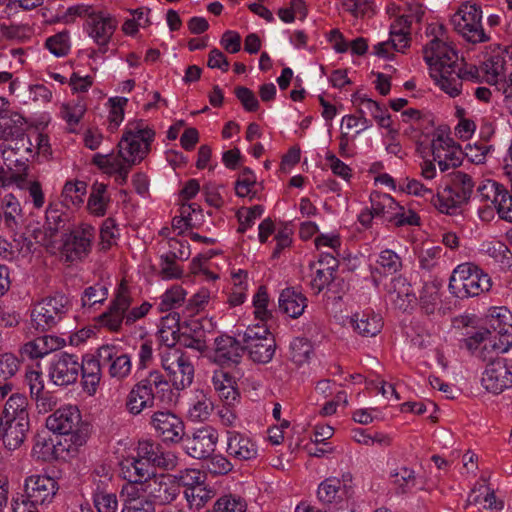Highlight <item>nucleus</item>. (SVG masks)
<instances>
[{
  "mask_svg": "<svg viewBox=\"0 0 512 512\" xmlns=\"http://www.w3.org/2000/svg\"><path fill=\"white\" fill-rule=\"evenodd\" d=\"M424 60L437 86L450 97L461 93L462 80L477 77L478 69L464 65L452 43L436 36L423 49Z\"/></svg>",
  "mask_w": 512,
  "mask_h": 512,
  "instance_id": "obj_1",
  "label": "nucleus"
},
{
  "mask_svg": "<svg viewBox=\"0 0 512 512\" xmlns=\"http://www.w3.org/2000/svg\"><path fill=\"white\" fill-rule=\"evenodd\" d=\"M486 323L488 329L475 333L470 338L469 345L481 344V355L487 358L486 351L505 353L509 349V335L512 332V314L505 307H494L490 309Z\"/></svg>",
  "mask_w": 512,
  "mask_h": 512,
  "instance_id": "obj_2",
  "label": "nucleus"
},
{
  "mask_svg": "<svg viewBox=\"0 0 512 512\" xmlns=\"http://www.w3.org/2000/svg\"><path fill=\"white\" fill-rule=\"evenodd\" d=\"M491 278L472 263L458 265L449 279V291L457 298L478 296L491 288Z\"/></svg>",
  "mask_w": 512,
  "mask_h": 512,
  "instance_id": "obj_3",
  "label": "nucleus"
},
{
  "mask_svg": "<svg viewBox=\"0 0 512 512\" xmlns=\"http://www.w3.org/2000/svg\"><path fill=\"white\" fill-rule=\"evenodd\" d=\"M155 132L143 120L129 122L119 141V155L130 165L139 164L150 152Z\"/></svg>",
  "mask_w": 512,
  "mask_h": 512,
  "instance_id": "obj_4",
  "label": "nucleus"
},
{
  "mask_svg": "<svg viewBox=\"0 0 512 512\" xmlns=\"http://www.w3.org/2000/svg\"><path fill=\"white\" fill-rule=\"evenodd\" d=\"M450 24L469 43L478 44L489 40L482 25L481 7L476 3H462L451 15Z\"/></svg>",
  "mask_w": 512,
  "mask_h": 512,
  "instance_id": "obj_5",
  "label": "nucleus"
},
{
  "mask_svg": "<svg viewBox=\"0 0 512 512\" xmlns=\"http://www.w3.org/2000/svg\"><path fill=\"white\" fill-rule=\"evenodd\" d=\"M70 309L69 298L61 293L46 297L36 303L31 310V327L45 332L54 328Z\"/></svg>",
  "mask_w": 512,
  "mask_h": 512,
  "instance_id": "obj_6",
  "label": "nucleus"
},
{
  "mask_svg": "<svg viewBox=\"0 0 512 512\" xmlns=\"http://www.w3.org/2000/svg\"><path fill=\"white\" fill-rule=\"evenodd\" d=\"M274 305L268 294L258 288V363L270 362L276 351V341L270 329L274 325L272 309Z\"/></svg>",
  "mask_w": 512,
  "mask_h": 512,
  "instance_id": "obj_7",
  "label": "nucleus"
},
{
  "mask_svg": "<svg viewBox=\"0 0 512 512\" xmlns=\"http://www.w3.org/2000/svg\"><path fill=\"white\" fill-rule=\"evenodd\" d=\"M161 365L176 390H184L192 384L194 366L182 350L168 346L161 353Z\"/></svg>",
  "mask_w": 512,
  "mask_h": 512,
  "instance_id": "obj_8",
  "label": "nucleus"
},
{
  "mask_svg": "<svg viewBox=\"0 0 512 512\" xmlns=\"http://www.w3.org/2000/svg\"><path fill=\"white\" fill-rule=\"evenodd\" d=\"M247 345L227 334H221L214 339L213 347L209 348L205 357L213 364L222 368L237 365L240 362Z\"/></svg>",
  "mask_w": 512,
  "mask_h": 512,
  "instance_id": "obj_9",
  "label": "nucleus"
},
{
  "mask_svg": "<svg viewBox=\"0 0 512 512\" xmlns=\"http://www.w3.org/2000/svg\"><path fill=\"white\" fill-rule=\"evenodd\" d=\"M4 164L11 170L28 173V162L34 158L36 151L28 134L1 145Z\"/></svg>",
  "mask_w": 512,
  "mask_h": 512,
  "instance_id": "obj_10",
  "label": "nucleus"
},
{
  "mask_svg": "<svg viewBox=\"0 0 512 512\" xmlns=\"http://www.w3.org/2000/svg\"><path fill=\"white\" fill-rule=\"evenodd\" d=\"M142 491L154 505H168L181 497L179 481L169 474L154 475L147 479Z\"/></svg>",
  "mask_w": 512,
  "mask_h": 512,
  "instance_id": "obj_11",
  "label": "nucleus"
},
{
  "mask_svg": "<svg viewBox=\"0 0 512 512\" xmlns=\"http://www.w3.org/2000/svg\"><path fill=\"white\" fill-rule=\"evenodd\" d=\"M59 485L56 479L46 474L28 476L24 481V497L32 505L50 504L57 492Z\"/></svg>",
  "mask_w": 512,
  "mask_h": 512,
  "instance_id": "obj_12",
  "label": "nucleus"
},
{
  "mask_svg": "<svg viewBox=\"0 0 512 512\" xmlns=\"http://www.w3.org/2000/svg\"><path fill=\"white\" fill-rule=\"evenodd\" d=\"M482 386L488 392L501 394L512 388V360L496 358L490 361L481 378Z\"/></svg>",
  "mask_w": 512,
  "mask_h": 512,
  "instance_id": "obj_13",
  "label": "nucleus"
},
{
  "mask_svg": "<svg viewBox=\"0 0 512 512\" xmlns=\"http://www.w3.org/2000/svg\"><path fill=\"white\" fill-rule=\"evenodd\" d=\"M354 494L355 484L351 473H344L341 478H327L319 484L317 490L318 499L325 504L342 503Z\"/></svg>",
  "mask_w": 512,
  "mask_h": 512,
  "instance_id": "obj_14",
  "label": "nucleus"
},
{
  "mask_svg": "<svg viewBox=\"0 0 512 512\" xmlns=\"http://www.w3.org/2000/svg\"><path fill=\"white\" fill-rule=\"evenodd\" d=\"M80 374V360L75 354L61 352L50 362L48 375L57 386H68L77 382Z\"/></svg>",
  "mask_w": 512,
  "mask_h": 512,
  "instance_id": "obj_15",
  "label": "nucleus"
},
{
  "mask_svg": "<svg viewBox=\"0 0 512 512\" xmlns=\"http://www.w3.org/2000/svg\"><path fill=\"white\" fill-rule=\"evenodd\" d=\"M95 235V228L88 224H82L65 234L63 252L67 260L75 261L86 257L91 251Z\"/></svg>",
  "mask_w": 512,
  "mask_h": 512,
  "instance_id": "obj_16",
  "label": "nucleus"
},
{
  "mask_svg": "<svg viewBox=\"0 0 512 512\" xmlns=\"http://www.w3.org/2000/svg\"><path fill=\"white\" fill-rule=\"evenodd\" d=\"M433 160L442 173L457 168L462 161V151L454 140L445 133H436L431 142Z\"/></svg>",
  "mask_w": 512,
  "mask_h": 512,
  "instance_id": "obj_17",
  "label": "nucleus"
},
{
  "mask_svg": "<svg viewBox=\"0 0 512 512\" xmlns=\"http://www.w3.org/2000/svg\"><path fill=\"white\" fill-rule=\"evenodd\" d=\"M481 201L491 203L499 217L506 221H512V194L499 183L486 180L477 189Z\"/></svg>",
  "mask_w": 512,
  "mask_h": 512,
  "instance_id": "obj_18",
  "label": "nucleus"
},
{
  "mask_svg": "<svg viewBox=\"0 0 512 512\" xmlns=\"http://www.w3.org/2000/svg\"><path fill=\"white\" fill-rule=\"evenodd\" d=\"M150 425L164 442L178 443L185 434L184 422L169 410L154 412L150 418Z\"/></svg>",
  "mask_w": 512,
  "mask_h": 512,
  "instance_id": "obj_19",
  "label": "nucleus"
},
{
  "mask_svg": "<svg viewBox=\"0 0 512 512\" xmlns=\"http://www.w3.org/2000/svg\"><path fill=\"white\" fill-rule=\"evenodd\" d=\"M130 305L131 297L128 288L122 282L108 310L98 316L97 321L99 325L112 332H118L123 321L125 322L126 312Z\"/></svg>",
  "mask_w": 512,
  "mask_h": 512,
  "instance_id": "obj_20",
  "label": "nucleus"
},
{
  "mask_svg": "<svg viewBox=\"0 0 512 512\" xmlns=\"http://www.w3.org/2000/svg\"><path fill=\"white\" fill-rule=\"evenodd\" d=\"M81 413L76 406L68 405L57 409L46 419V427L60 435H72L77 442Z\"/></svg>",
  "mask_w": 512,
  "mask_h": 512,
  "instance_id": "obj_21",
  "label": "nucleus"
},
{
  "mask_svg": "<svg viewBox=\"0 0 512 512\" xmlns=\"http://www.w3.org/2000/svg\"><path fill=\"white\" fill-rule=\"evenodd\" d=\"M488 49V57L482 63L480 70L487 83L499 86L498 80L504 73L506 60L507 58L512 60V45L491 44Z\"/></svg>",
  "mask_w": 512,
  "mask_h": 512,
  "instance_id": "obj_22",
  "label": "nucleus"
},
{
  "mask_svg": "<svg viewBox=\"0 0 512 512\" xmlns=\"http://www.w3.org/2000/svg\"><path fill=\"white\" fill-rule=\"evenodd\" d=\"M217 441V431L207 426L196 430L192 436H188L184 441V448L192 458L207 459L215 451Z\"/></svg>",
  "mask_w": 512,
  "mask_h": 512,
  "instance_id": "obj_23",
  "label": "nucleus"
},
{
  "mask_svg": "<svg viewBox=\"0 0 512 512\" xmlns=\"http://www.w3.org/2000/svg\"><path fill=\"white\" fill-rule=\"evenodd\" d=\"M97 357L103 365H108V373L111 378L122 381L126 379L132 370L131 358L127 354H119L114 345H102L97 350Z\"/></svg>",
  "mask_w": 512,
  "mask_h": 512,
  "instance_id": "obj_24",
  "label": "nucleus"
},
{
  "mask_svg": "<svg viewBox=\"0 0 512 512\" xmlns=\"http://www.w3.org/2000/svg\"><path fill=\"white\" fill-rule=\"evenodd\" d=\"M88 26L89 35L93 38L95 43L99 45V50L102 53H105L106 45L110 41L116 29V21L110 16H104L99 13L94 16H90Z\"/></svg>",
  "mask_w": 512,
  "mask_h": 512,
  "instance_id": "obj_25",
  "label": "nucleus"
},
{
  "mask_svg": "<svg viewBox=\"0 0 512 512\" xmlns=\"http://www.w3.org/2000/svg\"><path fill=\"white\" fill-rule=\"evenodd\" d=\"M349 324L362 337H374L383 327L382 317L372 310L354 313L349 318Z\"/></svg>",
  "mask_w": 512,
  "mask_h": 512,
  "instance_id": "obj_26",
  "label": "nucleus"
},
{
  "mask_svg": "<svg viewBox=\"0 0 512 512\" xmlns=\"http://www.w3.org/2000/svg\"><path fill=\"white\" fill-rule=\"evenodd\" d=\"M30 421L0 420V434L5 447L10 450L20 447L27 436Z\"/></svg>",
  "mask_w": 512,
  "mask_h": 512,
  "instance_id": "obj_27",
  "label": "nucleus"
},
{
  "mask_svg": "<svg viewBox=\"0 0 512 512\" xmlns=\"http://www.w3.org/2000/svg\"><path fill=\"white\" fill-rule=\"evenodd\" d=\"M64 345V339L53 335H44L24 344L21 351L30 359H37L61 349Z\"/></svg>",
  "mask_w": 512,
  "mask_h": 512,
  "instance_id": "obj_28",
  "label": "nucleus"
},
{
  "mask_svg": "<svg viewBox=\"0 0 512 512\" xmlns=\"http://www.w3.org/2000/svg\"><path fill=\"white\" fill-rule=\"evenodd\" d=\"M100 358L86 355L80 361V372L82 374V386L90 396L94 395L100 384L102 372Z\"/></svg>",
  "mask_w": 512,
  "mask_h": 512,
  "instance_id": "obj_29",
  "label": "nucleus"
},
{
  "mask_svg": "<svg viewBox=\"0 0 512 512\" xmlns=\"http://www.w3.org/2000/svg\"><path fill=\"white\" fill-rule=\"evenodd\" d=\"M389 300L400 310H407L415 301L411 284L405 277L398 276L391 280L388 289Z\"/></svg>",
  "mask_w": 512,
  "mask_h": 512,
  "instance_id": "obj_30",
  "label": "nucleus"
},
{
  "mask_svg": "<svg viewBox=\"0 0 512 512\" xmlns=\"http://www.w3.org/2000/svg\"><path fill=\"white\" fill-rule=\"evenodd\" d=\"M477 504L490 512L499 511L504 507L503 500L496 497L494 489L484 483L475 485L468 495L466 506Z\"/></svg>",
  "mask_w": 512,
  "mask_h": 512,
  "instance_id": "obj_31",
  "label": "nucleus"
},
{
  "mask_svg": "<svg viewBox=\"0 0 512 512\" xmlns=\"http://www.w3.org/2000/svg\"><path fill=\"white\" fill-rule=\"evenodd\" d=\"M155 394H150V390L144 389L137 382L129 391L125 406L127 411L134 415H140L146 409H152L155 406Z\"/></svg>",
  "mask_w": 512,
  "mask_h": 512,
  "instance_id": "obj_32",
  "label": "nucleus"
},
{
  "mask_svg": "<svg viewBox=\"0 0 512 512\" xmlns=\"http://www.w3.org/2000/svg\"><path fill=\"white\" fill-rule=\"evenodd\" d=\"M445 173L443 185L448 186L449 189L455 192L458 196H461V198L467 202L475 185L472 177L461 170H457L456 168H450V170Z\"/></svg>",
  "mask_w": 512,
  "mask_h": 512,
  "instance_id": "obj_33",
  "label": "nucleus"
},
{
  "mask_svg": "<svg viewBox=\"0 0 512 512\" xmlns=\"http://www.w3.org/2000/svg\"><path fill=\"white\" fill-rule=\"evenodd\" d=\"M370 202L376 217L388 222H392L395 219V215H397L396 211H400V204L386 193H372Z\"/></svg>",
  "mask_w": 512,
  "mask_h": 512,
  "instance_id": "obj_34",
  "label": "nucleus"
},
{
  "mask_svg": "<svg viewBox=\"0 0 512 512\" xmlns=\"http://www.w3.org/2000/svg\"><path fill=\"white\" fill-rule=\"evenodd\" d=\"M279 305L287 315L298 318L307 307V299L301 292L287 288L280 295Z\"/></svg>",
  "mask_w": 512,
  "mask_h": 512,
  "instance_id": "obj_35",
  "label": "nucleus"
},
{
  "mask_svg": "<svg viewBox=\"0 0 512 512\" xmlns=\"http://www.w3.org/2000/svg\"><path fill=\"white\" fill-rule=\"evenodd\" d=\"M479 251L494 259L501 267L509 268L512 266V252L501 241L497 239H488L480 244Z\"/></svg>",
  "mask_w": 512,
  "mask_h": 512,
  "instance_id": "obj_36",
  "label": "nucleus"
},
{
  "mask_svg": "<svg viewBox=\"0 0 512 512\" xmlns=\"http://www.w3.org/2000/svg\"><path fill=\"white\" fill-rule=\"evenodd\" d=\"M442 187L443 189L438 191L436 196L432 194L431 201L441 213L452 215L466 201L449 189L448 186L442 184Z\"/></svg>",
  "mask_w": 512,
  "mask_h": 512,
  "instance_id": "obj_37",
  "label": "nucleus"
},
{
  "mask_svg": "<svg viewBox=\"0 0 512 512\" xmlns=\"http://www.w3.org/2000/svg\"><path fill=\"white\" fill-rule=\"evenodd\" d=\"M29 421L28 399L25 395L15 393L6 401L1 420Z\"/></svg>",
  "mask_w": 512,
  "mask_h": 512,
  "instance_id": "obj_38",
  "label": "nucleus"
},
{
  "mask_svg": "<svg viewBox=\"0 0 512 512\" xmlns=\"http://www.w3.org/2000/svg\"><path fill=\"white\" fill-rule=\"evenodd\" d=\"M2 209L5 226L12 232L17 231L23 217L18 199L13 194L5 195L2 199Z\"/></svg>",
  "mask_w": 512,
  "mask_h": 512,
  "instance_id": "obj_39",
  "label": "nucleus"
},
{
  "mask_svg": "<svg viewBox=\"0 0 512 512\" xmlns=\"http://www.w3.org/2000/svg\"><path fill=\"white\" fill-rule=\"evenodd\" d=\"M353 103L359 107L361 114L369 113L379 125L383 128H389L391 126L390 117L386 114V110L380 107V105L364 95H358L354 97Z\"/></svg>",
  "mask_w": 512,
  "mask_h": 512,
  "instance_id": "obj_40",
  "label": "nucleus"
},
{
  "mask_svg": "<svg viewBox=\"0 0 512 512\" xmlns=\"http://www.w3.org/2000/svg\"><path fill=\"white\" fill-rule=\"evenodd\" d=\"M24 124V118L17 113L1 115L0 139H3L5 141L4 143H7L25 134Z\"/></svg>",
  "mask_w": 512,
  "mask_h": 512,
  "instance_id": "obj_41",
  "label": "nucleus"
},
{
  "mask_svg": "<svg viewBox=\"0 0 512 512\" xmlns=\"http://www.w3.org/2000/svg\"><path fill=\"white\" fill-rule=\"evenodd\" d=\"M107 185L95 182L91 187V193L88 199L87 207L95 216H104L106 213L109 197L106 194Z\"/></svg>",
  "mask_w": 512,
  "mask_h": 512,
  "instance_id": "obj_42",
  "label": "nucleus"
},
{
  "mask_svg": "<svg viewBox=\"0 0 512 512\" xmlns=\"http://www.w3.org/2000/svg\"><path fill=\"white\" fill-rule=\"evenodd\" d=\"M227 452L239 460H250L256 455L254 443L243 436H235L228 442Z\"/></svg>",
  "mask_w": 512,
  "mask_h": 512,
  "instance_id": "obj_43",
  "label": "nucleus"
},
{
  "mask_svg": "<svg viewBox=\"0 0 512 512\" xmlns=\"http://www.w3.org/2000/svg\"><path fill=\"white\" fill-rule=\"evenodd\" d=\"M409 44V35L404 33L391 34L387 41L379 42L374 46L375 54L388 58L392 51L403 52Z\"/></svg>",
  "mask_w": 512,
  "mask_h": 512,
  "instance_id": "obj_44",
  "label": "nucleus"
},
{
  "mask_svg": "<svg viewBox=\"0 0 512 512\" xmlns=\"http://www.w3.org/2000/svg\"><path fill=\"white\" fill-rule=\"evenodd\" d=\"M87 184L84 181L76 180L74 182L68 181L62 190V201L69 207L79 206L84 202V196L86 195Z\"/></svg>",
  "mask_w": 512,
  "mask_h": 512,
  "instance_id": "obj_45",
  "label": "nucleus"
},
{
  "mask_svg": "<svg viewBox=\"0 0 512 512\" xmlns=\"http://www.w3.org/2000/svg\"><path fill=\"white\" fill-rule=\"evenodd\" d=\"M150 463L143 459L133 458L131 461H127L125 477L132 483H138L141 485L143 490V483L147 479L152 478L150 476Z\"/></svg>",
  "mask_w": 512,
  "mask_h": 512,
  "instance_id": "obj_46",
  "label": "nucleus"
},
{
  "mask_svg": "<svg viewBox=\"0 0 512 512\" xmlns=\"http://www.w3.org/2000/svg\"><path fill=\"white\" fill-rule=\"evenodd\" d=\"M138 383L144 389L150 390V394H155L156 399L160 397V395L163 396L165 392H171L168 380H166L164 375L158 370L150 371L148 375L138 381Z\"/></svg>",
  "mask_w": 512,
  "mask_h": 512,
  "instance_id": "obj_47",
  "label": "nucleus"
},
{
  "mask_svg": "<svg viewBox=\"0 0 512 512\" xmlns=\"http://www.w3.org/2000/svg\"><path fill=\"white\" fill-rule=\"evenodd\" d=\"M213 497V491L203 483L183 490V498L190 508H200Z\"/></svg>",
  "mask_w": 512,
  "mask_h": 512,
  "instance_id": "obj_48",
  "label": "nucleus"
},
{
  "mask_svg": "<svg viewBox=\"0 0 512 512\" xmlns=\"http://www.w3.org/2000/svg\"><path fill=\"white\" fill-rule=\"evenodd\" d=\"M419 301L426 313H433L440 303V286L435 282L425 283L420 291Z\"/></svg>",
  "mask_w": 512,
  "mask_h": 512,
  "instance_id": "obj_49",
  "label": "nucleus"
},
{
  "mask_svg": "<svg viewBox=\"0 0 512 512\" xmlns=\"http://www.w3.org/2000/svg\"><path fill=\"white\" fill-rule=\"evenodd\" d=\"M247 502L238 495L228 494L220 497L213 506V512H246Z\"/></svg>",
  "mask_w": 512,
  "mask_h": 512,
  "instance_id": "obj_50",
  "label": "nucleus"
},
{
  "mask_svg": "<svg viewBox=\"0 0 512 512\" xmlns=\"http://www.w3.org/2000/svg\"><path fill=\"white\" fill-rule=\"evenodd\" d=\"M45 231L49 238H53L59 231L65 230L67 216L58 209L49 206L46 210Z\"/></svg>",
  "mask_w": 512,
  "mask_h": 512,
  "instance_id": "obj_51",
  "label": "nucleus"
},
{
  "mask_svg": "<svg viewBox=\"0 0 512 512\" xmlns=\"http://www.w3.org/2000/svg\"><path fill=\"white\" fill-rule=\"evenodd\" d=\"M86 111L85 105L81 101L63 103L60 108V115L67 122L70 131L74 132L72 127L76 126Z\"/></svg>",
  "mask_w": 512,
  "mask_h": 512,
  "instance_id": "obj_52",
  "label": "nucleus"
},
{
  "mask_svg": "<svg viewBox=\"0 0 512 512\" xmlns=\"http://www.w3.org/2000/svg\"><path fill=\"white\" fill-rule=\"evenodd\" d=\"M391 479L402 493L411 490L416 483L414 470L406 466L394 469L391 472Z\"/></svg>",
  "mask_w": 512,
  "mask_h": 512,
  "instance_id": "obj_53",
  "label": "nucleus"
},
{
  "mask_svg": "<svg viewBox=\"0 0 512 512\" xmlns=\"http://www.w3.org/2000/svg\"><path fill=\"white\" fill-rule=\"evenodd\" d=\"M45 46L56 57L66 56L70 50L69 33L62 31L47 38Z\"/></svg>",
  "mask_w": 512,
  "mask_h": 512,
  "instance_id": "obj_54",
  "label": "nucleus"
},
{
  "mask_svg": "<svg viewBox=\"0 0 512 512\" xmlns=\"http://www.w3.org/2000/svg\"><path fill=\"white\" fill-rule=\"evenodd\" d=\"M185 296L186 292L181 286H172L161 297V302L159 303L160 311L165 312L179 307L184 302Z\"/></svg>",
  "mask_w": 512,
  "mask_h": 512,
  "instance_id": "obj_55",
  "label": "nucleus"
},
{
  "mask_svg": "<svg viewBox=\"0 0 512 512\" xmlns=\"http://www.w3.org/2000/svg\"><path fill=\"white\" fill-rule=\"evenodd\" d=\"M93 501L98 512H117L118 501L116 494L100 490L99 484L97 491L93 495Z\"/></svg>",
  "mask_w": 512,
  "mask_h": 512,
  "instance_id": "obj_56",
  "label": "nucleus"
},
{
  "mask_svg": "<svg viewBox=\"0 0 512 512\" xmlns=\"http://www.w3.org/2000/svg\"><path fill=\"white\" fill-rule=\"evenodd\" d=\"M290 348L292 361L298 365L307 362L313 351L311 343L305 338H295Z\"/></svg>",
  "mask_w": 512,
  "mask_h": 512,
  "instance_id": "obj_57",
  "label": "nucleus"
},
{
  "mask_svg": "<svg viewBox=\"0 0 512 512\" xmlns=\"http://www.w3.org/2000/svg\"><path fill=\"white\" fill-rule=\"evenodd\" d=\"M20 368L19 359L12 353H0V382L7 381L16 375Z\"/></svg>",
  "mask_w": 512,
  "mask_h": 512,
  "instance_id": "obj_58",
  "label": "nucleus"
},
{
  "mask_svg": "<svg viewBox=\"0 0 512 512\" xmlns=\"http://www.w3.org/2000/svg\"><path fill=\"white\" fill-rule=\"evenodd\" d=\"M1 31L6 39L18 42L28 40L33 33L32 28L27 24L2 25Z\"/></svg>",
  "mask_w": 512,
  "mask_h": 512,
  "instance_id": "obj_59",
  "label": "nucleus"
},
{
  "mask_svg": "<svg viewBox=\"0 0 512 512\" xmlns=\"http://www.w3.org/2000/svg\"><path fill=\"white\" fill-rule=\"evenodd\" d=\"M253 177L252 170L246 168L243 170L242 174L239 176L235 183V192L237 196L239 197H246L250 196V198L253 197L254 192L253 188L256 183L254 179H251Z\"/></svg>",
  "mask_w": 512,
  "mask_h": 512,
  "instance_id": "obj_60",
  "label": "nucleus"
},
{
  "mask_svg": "<svg viewBox=\"0 0 512 512\" xmlns=\"http://www.w3.org/2000/svg\"><path fill=\"white\" fill-rule=\"evenodd\" d=\"M121 512H155V506L144 496L133 497L124 501Z\"/></svg>",
  "mask_w": 512,
  "mask_h": 512,
  "instance_id": "obj_61",
  "label": "nucleus"
},
{
  "mask_svg": "<svg viewBox=\"0 0 512 512\" xmlns=\"http://www.w3.org/2000/svg\"><path fill=\"white\" fill-rule=\"evenodd\" d=\"M377 263L388 273H395L402 266L401 258L390 249H385L380 252Z\"/></svg>",
  "mask_w": 512,
  "mask_h": 512,
  "instance_id": "obj_62",
  "label": "nucleus"
},
{
  "mask_svg": "<svg viewBox=\"0 0 512 512\" xmlns=\"http://www.w3.org/2000/svg\"><path fill=\"white\" fill-rule=\"evenodd\" d=\"M111 111L109 115L110 128L116 129L124 118V107L128 99L125 97L110 98Z\"/></svg>",
  "mask_w": 512,
  "mask_h": 512,
  "instance_id": "obj_63",
  "label": "nucleus"
},
{
  "mask_svg": "<svg viewBox=\"0 0 512 512\" xmlns=\"http://www.w3.org/2000/svg\"><path fill=\"white\" fill-rule=\"evenodd\" d=\"M441 253L442 248L439 246L422 249L419 254L420 267L428 271L432 270L438 264Z\"/></svg>",
  "mask_w": 512,
  "mask_h": 512,
  "instance_id": "obj_64",
  "label": "nucleus"
}]
</instances>
